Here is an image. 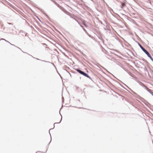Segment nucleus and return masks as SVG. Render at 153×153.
Returning <instances> with one entry per match:
<instances>
[{
    "mask_svg": "<svg viewBox=\"0 0 153 153\" xmlns=\"http://www.w3.org/2000/svg\"><path fill=\"white\" fill-rule=\"evenodd\" d=\"M136 42L137 43V44H138V45L140 47V48L143 51V52L147 55L148 57H152L150 54L149 53V52L145 48H144L138 42L136 41Z\"/></svg>",
    "mask_w": 153,
    "mask_h": 153,
    "instance_id": "nucleus-1",
    "label": "nucleus"
},
{
    "mask_svg": "<svg viewBox=\"0 0 153 153\" xmlns=\"http://www.w3.org/2000/svg\"><path fill=\"white\" fill-rule=\"evenodd\" d=\"M77 71L78 72L80 73V74L83 75L84 76H85L89 78H90V77L87 74L84 73L83 71H82L79 69H77Z\"/></svg>",
    "mask_w": 153,
    "mask_h": 153,
    "instance_id": "nucleus-2",
    "label": "nucleus"
},
{
    "mask_svg": "<svg viewBox=\"0 0 153 153\" xmlns=\"http://www.w3.org/2000/svg\"><path fill=\"white\" fill-rule=\"evenodd\" d=\"M39 9L42 13H44L45 14V16L48 18H49V17L46 14H45V13H44V10H42V9H40V8H39Z\"/></svg>",
    "mask_w": 153,
    "mask_h": 153,
    "instance_id": "nucleus-3",
    "label": "nucleus"
},
{
    "mask_svg": "<svg viewBox=\"0 0 153 153\" xmlns=\"http://www.w3.org/2000/svg\"><path fill=\"white\" fill-rule=\"evenodd\" d=\"M20 33H22V36H26V35H27V33H26L25 32H23L22 30H21L20 32Z\"/></svg>",
    "mask_w": 153,
    "mask_h": 153,
    "instance_id": "nucleus-4",
    "label": "nucleus"
},
{
    "mask_svg": "<svg viewBox=\"0 0 153 153\" xmlns=\"http://www.w3.org/2000/svg\"><path fill=\"white\" fill-rule=\"evenodd\" d=\"M125 6V4L124 3H122L121 5V8H123V7Z\"/></svg>",
    "mask_w": 153,
    "mask_h": 153,
    "instance_id": "nucleus-5",
    "label": "nucleus"
},
{
    "mask_svg": "<svg viewBox=\"0 0 153 153\" xmlns=\"http://www.w3.org/2000/svg\"><path fill=\"white\" fill-rule=\"evenodd\" d=\"M53 2L56 5H57L58 7H59V5L56 2H55V1H53Z\"/></svg>",
    "mask_w": 153,
    "mask_h": 153,
    "instance_id": "nucleus-6",
    "label": "nucleus"
},
{
    "mask_svg": "<svg viewBox=\"0 0 153 153\" xmlns=\"http://www.w3.org/2000/svg\"><path fill=\"white\" fill-rule=\"evenodd\" d=\"M83 30H84V31L89 36H90L89 35V34L87 32L86 30L84 28H83Z\"/></svg>",
    "mask_w": 153,
    "mask_h": 153,
    "instance_id": "nucleus-7",
    "label": "nucleus"
},
{
    "mask_svg": "<svg viewBox=\"0 0 153 153\" xmlns=\"http://www.w3.org/2000/svg\"><path fill=\"white\" fill-rule=\"evenodd\" d=\"M144 86L145 87L146 89L148 91H149L150 90L148 88H147L146 86L144 85Z\"/></svg>",
    "mask_w": 153,
    "mask_h": 153,
    "instance_id": "nucleus-8",
    "label": "nucleus"
},
{
    "mask_svg": "<svg viewBox=\"0 0 153 153\" xmlns=\"http://www.w3.org/2000/svg\"><path fill=\"white\" fill-rule=\"evenodd\" d=\"M1 40H5L6 42H8L9 43H10H10H10L9 41L6 40L5 39H1L0 40V41Z\"/></svg>",
    "mask_w": 153,
    "mask_h": 153,
    "instance_id": "nucleus-9",
    "label": "nucleus"
},
{
    "mask_svg": "<svg viewBox=\"0 0 153 153\" xmlns=\"http://www.w3.org/2000/svg\"><path fill=\"white\" fill-rule=\"evenodd\" d=\"M10 44L11 45H13V46H14L15 47H16V48H18L19 49H20V50L21 49L20 48H19L18 47H17V46H16V45H14L12 44H11V43H10Z\"/></svg>",
    "mask_w": 153,
    "mask_h": 153,
    "instance_id": "nucleus-10",
    "label": "nucleus"
},
{
    "mask_svg": "<svg viewBox=\"0 0 153 153\" xmlns=\"http://www.w3.org/2000/svg\"><path fill=\"white\" fill-rule=\"evenodd\" d=\"M83 24L86 27H87V25H86V24L85 23V22H83Z\"/></svg>",
    "mask_w": 153,
    "mask_h": 153,
    "instance_id": "nucleus-11",
    "label": "nucleus"
},
{
    "mask_svg": "<svg viewBox=\"0 0 153 153\" xmlns=\"http://www.w3.org/2000/svg\"><path fill=\"white\" fill-rule=\"evenodd\" d=\"M28 54V55H29V56H31V57H32L33 58L34 57L32 55H30V54Z\"/></svg>",
    "mask_w": 153,
    "mask_h": 153,
    "instance_id": "nucleus-12",
    "label": "nucleus"
},
{
    "mask_svg": "<svg viewBox=\"0 0 153 153\" xmlns=\"http://www.w3.org/2000/svg\"><path fill=\"white\" fill-rule=\"evenodd\" d=\"M151 59H152V61H153V58H151Z\"/></svg>",
    "mask_w": 153,
    "mask_h": 153,
    "instance_id": "nucleus-13",
    "label": "nucleus"
},
{
    "mask_svg": "<svg viewBox=\"0 0 153 153\" xmlns=\"http://www.w3.org/2000/svg\"><path fill=\"white\" fill-rule=\"evenodd\" d=\"M91 1H92L93 2H94V1L93 0H91Z\"/></svg>",
    "mask_w": 153,
    "mask_h": 153,
    "instance_id": "nucleus-14",
    "label": "nucleus"
},
{
    "mask_svg": "<svg viewBox=\"0 0 153 153\" xmlns=\"http://www.w3.org/2000/svg\"><path fill=\"white\" fill-rule=\"evenodd\" d=\"M8 24H9V25H11V23H8Z\"/></svg>",
    "mask_w": 153,
    "mask_h": 153,
    "instance_id": "nucleus-15",
    "label": "nucleus"
},
{
    "mask_svg": "<svg viewBox=\"0 0 153 153\" xmlns=\"http://www.w3.org/2000/svg\"><path fill=\"white\" fill-rule=\"evenodd\" d=\"M100 22V23H101V24H102V22L101 21Z\"/></svg>",
    "mask_w": 153,
    "mask_h": 153,
    "instance_id": "nucleus-16",
    "label": "nucleus"
},
{
    "mask_svg": "<svg viewBox=\"0 0 153 153\" xmlns=\"http://www.w3.org/2000/svg\"><path fill=\"white\" fill-rule=\"evenodd\" d=\"M37 18L40 21V20L38 18Z\"/></svg>",
    "mask_w": 153,
    "mask_h": 153,
    "instance_id": "nucleus-17",
    "label": "nucleus"
}]
</instances>
